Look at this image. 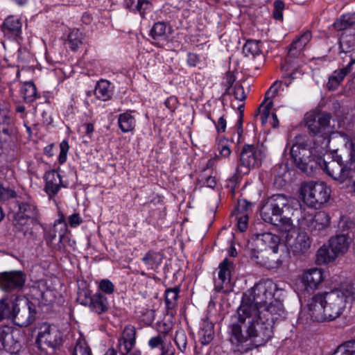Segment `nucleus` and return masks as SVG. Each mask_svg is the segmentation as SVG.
<instances>
[{
  "mask_svg": "<svg viewBox=\"0 0 355 355\" xmlns=\"http://www.w3.org/2000/svg\"><path fill=\"white\" fill-rule=\"evenodd\" d=\"M244 305L237 310L236 320L230 326V342L236 346L250 340L255 347L264 345L273 336L272 320L259 319V313Z\"/></svg>",
  "mask_w": 355,
  "mask_h": 355,
  "instance_id": "obj_1",
  "label": "nucleus"
},
{
  "mask_svg": "<svg viewBox=\"0 0 355 355\" xmlns=\"http://www.w3.org/2000/svg\"><path fill=\"white\" fill-rule=\"evenodd\" d=\"M310 138L299 135L295 137L290 153L296 166L302 172L309 173L317 166L318 157L326 153L328 149H322Z\"/></svg>",
  "mask_w": 355,
  "mask_h": 355,
  "instance_id": "obj_2",
  "label": "nucleus"
},
{
  "mask_svg": "<svg viewBox=\"0 0 355 355\" xmlns=\"http://www.w3.org/2000/svg\"><path fill=\"white\" fill-rule=\"evenodd\" d=\"M281 243L280 237L271 232H264L252 237L248 243L249 254L256 263L261 266H270L274 254L278 252Z\"/></svg>",
  "mask_w": 355,
  "mask_h": 355,
  "instance_id": "obj_3",
  "label": "nucleus"
},
{
  "mask_svg": "<svg viewBox=\"0 0 355 355\" xmlns=\"http://www.w3.org/2000/svg\"><path fill=\"white\" fill-rule=\"evenodd\" d=\"M331 119V115L327 112H309L305 115V125L313 136L311 139L322 149H329L331 135L334 133V126L330 124Z\"/></svg>",
  "mask_w": 355,
  "mask_h": 355,
  "instance_id": "obj_4",
  "label": "nucleus"
},
{
  "mask_svg": "<svg viewBox=\"0 0 355 355\" xmlns=\"http://www.w3.org/2000/svg\"><path fill=\"white\" fill-rule=\"evenodd\" d=\"M291 198L284 194H275L267 199L260 210L261 218L268 223L278 225L284 223L287 228L292 227L289 218H282L285 208L288 207Z\"/></svg>",
  "mask_w": 355,
  "mask_h": 355,
  "instance_id": "obj_5",
  "label": "nucleus"
},
{
  "mask_svg": "<svg viewBox=\"0 0 355 355\" xmlns=\"http://www.w3.org/2000/svg\"><path fill=\"white\" fill-rule=\"evenodd\" d=\"M277 290V285L271 280L260 282L243 297L240 306H249L253 309V313H259V309L268 304L275 298V291Z\"/></svg>",
  "mask_w": 355,
  "mask_h": 355,
  "instance_id": "obj_6",
  "label": "nucleus"
},
{
  "mask_svg": "<svg viewBox=\"0 0 355 355\" xmlns=\"http://www.w3.org/2000/svg\"><path fill=\"white\" fill-rule=\"evenodd\" d=\"M331 189L322 182H309L302 184L301 195L309 207L320 208L330 198Z\"/></svg>",
  "mask_w": 355,
  "mask_h": 355,
  "instance_id": "obj_7",
  "label": "nucleus"
},
{
  "mask_svg": "<svg viewBox=\"0 0 355 355\" xmlns=\"http://www.w3.org/2000/svg\"><path fill=\"white\" fill-rule=\"evenodd\" d=\"M62 335L54 324L43 322L38 327L36 344L38 348L46 354H51L62 344Z\"/></svg>",
  "mask_w": 355,
  "mask_h": 355,
  "instance_id": "obj_8",
  "label": "nucleus"
},
{
  "mask_svg": "<svg viewBox=\"0 0 355 355\" xmlns=\"http://www.w3.org/2000/svg\"><path fill=\"white\" fill-rule=\"evenodd\" d=\"M345 150L347 154L348 160H347L346 156L344 158L340 156L339 160L331 159L329 162L322 157H318L317 166H319L328 175L339 183H344L353 178V171L343 164L344 162L352 164L349 161V152L345 148Z\"/></svg>",
  "mask_w": 355,
  "mask_h": 355,
  "instance_id": "obj_9",
  "label": "nucleus"
},
{
  "mask_svg": "<svg viewBox=\"0 0 355 355\" xmlns=\"http://www.w3.org/2000/svg\"><path fill=\"white\" fill-rule=\"evenodd\" d=\"M10 318L20 327H27L35 320V309L33 304L27 298L16 297L10 305Z\"/></svg>",
  "mask_w": 355,
  "mask_h": 355,
  "instance_id": "obj_10",
  "label": "nucleus"
},
{
  "mask_svg": "<svg viewBox=\"0 0 355 355\" xmlns=\"http://www.w3.org/2000/svg\"><path fill=\"white\" fill-rule=\"evenodd\" d=\"M352 295V291H343L340 289L322 293L329 321L334 320L340 315L345 306L347 299Z\"/></svg>",
  "mask_w": 355,
  "mask_h": 355,
  "instance_id": "obj_11",
  "label": "nucleus"
},
{
  "mask_svg": "<svg viewBox=\"0 0 355 355\" xmlns=\"http://www.w3.org/2000/svg\"><path fill=\"white\" fill-rule=\"evenodd\" d=\"M298 221L300 228L315 235L329 226L330 216L327 212L322 211L304 210Z\"/></svg>",
  "mask_w": 355,
  "mask_h": 355,
  "instance_id": "obj_12",
  "label": "nucleus"
},
{
  "mask_svg": "<svg viewBox=\"0 0 355 355\" xmlns=\"http://www.w3.org/2000/svg\"><path fill=\"white\" fill-rule=\"evenodd\" d=\"M263 153L260 148L253 145H245L240 154L241 166L236 169L238 174L247 173L252 168L261 164Z\"/></svg>",
  "mask_w": 355,
  "mask_h": 355,
  "instance_id": "obj_13",
  "label": "nucleus"
},
{
  "mask_svg": "<svg viewBox=\"0 0 355 355\" xmlns=\"http://www.w3.org/2000/svg\"><path fill=\"white\" fill-rule=\"evenodd\" d=\"M26 275L21 270L0 272V288L5 292L21 290L26 282Z\"/></svg>",
  "mask_w": 355,
  "mask_h": 355,
  "instance_id": "obj_14",
  "label": "nucleus"
},
{
  "mask_svg": "<svg viewBox=\"0 0 355 355\" xmlns=\"http://www.w3.org/2000/svg\"><path fill=\"white\" fill-rule=\"evenodd\" d=\"M19 332L12 327L3 326L0 327V349L10 354H16L21 349L19 340Z\"/></svg>",
  "mask_w": 355,
  "mask_h": 355,
  "instance_id": "obj_15",
  "label": "nucleus"
},
{
  "mask_svg": "<svg viewBox=\"0 0 355 355\" xmlns=\"http://www.w3.org/2000/svg\"><path fill=\"white\" fill-rule=\"evenodd\" d=\"M15 204L18 209L15 214V220L19 223L24 225L26 220L37 218L38 211L34 202L31 198L17 199L15 200Z\"/></svg>",
  "mask_w": 355,
  "mask_h": 355,
  "instance_id": "obj_16",
  "label": "nucleus"
},
{
  "mask_svg": "<svg viewBox=\"0 0 355 355\" xmlns=\"http://www.w3.org/2000/svg\"><path fill=\"white\" fill-rule=\"evenodd\" d=\"M307 308L311 320L319 322L329 320L322 293L314 295L308 303Z\"/></svg>",
  "mask_w": 355,
  "mask_h": 355,
  "instance_id": "obj_17",
  "label": "nucleus"
},
{
  "mask_svg": "<svg viewBox=\"0 0 355 355\" xmlns=\"http://www.w3.org/2000/svg\"><path fill=\"white\" fill-rule=\"evenodd\" d=\"M285 310L282 301L277 298H274L262 309H259V319H264L267 322L272 320V324L274 325L275 321L284 317Z\"/></svg>",
  "mask_w": 355,
  "mask_h": 355,
  "instance_id": "obj_18",
  "label": "nucleus"
},
{
  "mask_svg": "<svg viewBox=\"0 0 355 355\" xmlns=\"http://www.w3.org/2000/svg\"><path fill=\"white\" fill-rule=\"evenodd\" d=\"M281 87V83H275L266 92L265 94V100L260 105L256 112L254 113V117L257 118L260 116V119L263 125L266 124L268 121V119L270 116V112L273 105L272 102L270 101L267 102L268 100L272 99L277 95L278 89Z\"/></svg>",
  "mask_w": 355,
  "mask_h": 355,
  "instance_id": "obj_19",
  "label": "nucleus"
},
{
  "mask_svg": "<svg viewBox=\"0 0 355 355\" xmlns=\"http://www.w3.org/2000/svg\"><path fill=\"white\" fill-rule=\"evenodd\" d=\"M286 243L288 250L297 256L304 254L309 250L311 240L306 232H300L294 239H287Z\"/></svg>",
  "mask_w": 355,
  "mask_h": 355,
  "instance_id": "obj_20",
  "label": "nucleus"
},
{
  "mask_svg": "<svg viewBox=\"0 0 355 355\" xmlns=\"http://www.w3.org/2000/svg\"><path fill=\"white\" fill-rule=\"evenodd\" d=\"M172 338L167 332H162L151 338L148 341V345L152 349L159 347L162 350L161 355H175V347L171 343Z\"/></svg>",
  "mask_w": 355,
  "mask_h": 355,
  "instance_id": "obj_21",
  "label": "nucleus"
},
{
  "mask_svg": "<svg viewBox=\"0 0 355 355\" xmlns=\"http://www.w3.org/2000/svg\"><path fill=\"white\" fill-rule=\"evenodd\" d=\"M81 304L88 306L92 311L98 314L105 313L108 309L107 299L101 293H96L92 296L85 294Z\"/></svg>",
  "mask_w": 355,
  "mask_h": 355,
  "instance_id": "obj_22",
  "label": "nucleus"
},
{
  "mask_svg": "<svg viewBox=\"0 0 355 355\" xmlns=\"http://www.w3.org/2000/svg\"><path fill=\"white\" fill-rule=\"evenodd\" d=\"M44 191L49 198L51 199L55 196L62 186L60 175L55 170L46 173L44 175Z\"/></svg>",
  "mask_w": 355,
  "mask_h": 355,
  "instance_id": "obj_23",
  "label": "nucleus"
},
{
  "mask_svg": "<svg viewBox=\"0 0 355 355\" xmlns=\"http://www.w3.org/2000/svg\"><path fill=\"white\" fill-rule=\"evenodd\" d=\"M232 263L225 259L219 265L218 278L215 281V289L220 291L229 286L230 283V267Z\"/></svg>",
  "mask_w": 355,
  "mask_h": 355,
  "instance_id": "obj_24",
  "label": "nucleus"
},
{
  "mask_svg": "<svg viewBox=\"0 0 355 355\" xmlns=\"http://www.w3.org/2000/svg\"><path fill=\"white\" fill-rule=\"evenodd\" d=\"M349 244V239L345 234L336 235L329 240V247L337 257L348 251Z\"/></svg>",
  "mask_w": 355,
  "mask_h": 355,
  "instance_id": "obj_25",
  "label": "nucleus"
},
{
  "mask_svg": "<svg viewBox=\"0 0 355 355\" xmlns=\"http://www.w3.org/2000/svg\"><path fill=\"white\" fill-rule=\"evenodd\" d=\"M323 271L320 268L308 270L303 275V282L310 288H316L322 282Z\"/></svg>",
  "mask_w": 355,
  "mask_h": 355,
  "instance_id": "obj_26",
  "label": "nucleus"
},
{
  "mask_svg": "<svg viewBox=\"0 0 355 355\" xmlns=\"http://www.w3.org/2000/svg\"><path fill=\"white\" fill-rule=\"evenodd\" d=\"M340 55L345 60L351 53H355V35L344 34L340 39Z\"/></svg>",
  "mask_w": 355,
  "mask_h": 355,
  "instance_id": "obj_27",
  "label": "nucleus"
},
{
  "mask_svg": "<svg viewBox=\"0 0 355 355\" xmlns=\"http://www.w3.org/2000/svg\"><path fill=\"white\" fill-rule=\"evenodd\" d=\"M214 335V331L213 323L209 321L207 318L203 319L202 320L199 331L201 344L203 345L209 344L213 340Z\"/></svg>",
  "mask_w": 355,
  "mask_h": 355,
  "instance_id": "obj_28",
  "label": "nucleus"
},
{
  "mask_svg": "<svg viewBox=\"0 0 355 355\" xmlns=\"http://www.w3.org/2000/svg\"><path fill=\"white\" fill-rule=\"evenodd\" d=\"M311 38L310 32H305L290 46L288 55L291 57H297L300 51L306 46Z\"/></svg>",
  "mask_w": 355,
  "mask_h": 355,
  "instance_id": "obj_29",
  "label": "nucleus"
},
{
  "mask_svg": "<svg viewBox=\"0 0 355 355\" xmlns=\"http://www.w3.org/2000/svg\"><path fill=\"white\" fill-rule=\"evenodd\" d=\"M84 35L79 29H73L68 35L67 44L72 51H76L83 45Z\"/></svg>",
  "mask_w": 355,
  "mask_h": 355,
  "instance_id": "obj_30",
  "label": "nucleus"
},
{
  "mask_svg": "<svg viewBox=\"0 0 355 355\" xmlns=\"http://www.w3.org/2000/svg\"><path fill=\"white\" fill-rule=\"evenodd\" d=\"M21 27V22L18 19L9 17L3 23V31L5 34H10L16 36L20 33Z\"/></svg>",
  "mask_w": 355,
  "mask_h": 355,
  "instance_id": "obj_31",
  "label": "nucleus"
},
{
  "mask_svg": "<svg viewBox=\"0 0 355 355\" xmlns=\"http://www.w3.org/2000/svg\"><path fill=\"white\" fill-rule=\"evenodd\" d=\"M110 86V84L107 80H101L98 82L94 91L96 96L102 101L109 100L112 95Z\"/></svg>",
  "mask_w": 355,
  "mask_h": 355,
  "instance_id": "obj_32",
  "label": "nucleus"
},
{
  "mask_svg": "<svg viewBox=\"0 0 355 355\" xmlns=\"http://www.w3.org/2000/svg\"><path fill=\"white\" fill-rule=\"evenodd\" d=\"M118 122L120 129L124 132L132 131L135 127V118L129 112L120 114Z\"/></svg>",
  "mask_w": 355,
  "mask_h": 355,
  "instance_id": "obj_33",
  "label": "nucleus"
},
{
  "mask_svg": "<svg viewBox=\"0 0 355 355\" xmlns=\"http://www.w3.org/2000/svg\"><path fill=\"white\" fill-rule=\"evenodd\" d=\"M336 257V254L332 252L330 247L322 246L318 249L316 254V260L320 264L331 262Z\"/></svg>",
  "mask_w": 355,
  "mask_h": 355,
  "instance_id": "obj_34",
  "label": "nucleus"
},
{
  "mask_svg": "<svg viewBox=\"0 0 355 355\" xmlns=\"http://www.w3.org/2000/svg\"><path fill=\"white\" fill-rule=\"evenodd\" d=\"M345 76V72L342 69L336 70L329 76L327 87L329 90H335L340 85Z\"/></svg>",
  "mask_w": 355,
  "mask_h": 355,
  "instance_id": "obj_35",
  "label": "nucleus"
},
{
  "mask_svg": "<svg viewBox=\"0 0 355 355\" xmlns=\"http://www.w3.org/2000/svg\"><path fill=\"white\" fill-rule=\"evenodd\" d=\"M180 289L178 287L168 288L165 292V303L168 309L175 307L178 299Z\"/></svg>",
  "mask_w": 355,
  "mask_h": 355,
  "instance_id": "obj_36",
  "label": "nucleus"
},
{
  "mask_svg": "<svg viewBox=\"0 0 355 355\" xmlns=\"http://www.w3.org/2000/svg\"><path fill=\"white\" fill-rule=\"evenodd\" d=\"M141 260L148 268L153 269L155 266H158L161 263L162 258L159 253L150 250L145 254Z\"/></svg>",
  "mask_w": 355,
  "mask_h": 355,
  "instance_id": "obj_37",
  "label": "nucleus"
},
{
  "mask_svg": "<svg viewBox=\"0 0 355 355\" xmlns=\"http://www.w3.org/2000/svg\"><path fill=\"white\" fill-rule=\"evenodd\" d=\"M355 21L354 18L349 15H343L336 19L333 26L338 31H341L348 28H350L354 24Z\"/></svg>",
  "mask_w": 355,
  "mask_h": 355,
  "instance_id": "obj_38",
  "label": "nucleus"
},
{
  "mask_svg": "<svg viewBox=\"0 0 355 355\" xmlns=\"http://www.w3.org/2000/svg\"><path fill=\"white\" fill-rule=\"evenodd\" d=\"M23 98L26 102H32L36 98V87L32 83H27L24 85L21 89Z\"/></svg>",
  "mask_w": 355,
  "mask_h": 355,
  "instance_id": "obj_39",
  "label": "nucleus"
},
{
  "mask_svg": "<svg viewBox=\"0 0 355 355\" xmlns=\"http://www.w3.org/2000/svg\"><path fill=\"white\" fill-rule=\"evenodd\" d=\"M261 48L258 41H248L243 46V52L246 56H255L261 53Z\"/></svg>",
  "mask_w": 355,
  "mask_h": 355,
  "instance_id": "obj_40",
  "label": "nucleus"
},
{
  "mask_svg": "<svg viewBox=\"0 0 355 355\" xmlns=\"http://www.w3.org/2000/svg\"><path fill=\"white\" fill-rule=\"evenodd\" d=\"M59 226H60V230L58 232V236L60 239H62L65 234L67 227V223L65 222L64 216L62 213L59 214V218L55 222L53 230V237L56 236V232H58V228Z\"/></svg>",
  "mask_w": 355,
  "mask_h": 355,
  "instance_id": "obj_41",
  "label": "nucleus"
},
{
  "mask_svg": "<svg viewBox=\"0 0 355 355\" xmlns=\"http://www.w3.org/2000/svg\"><path fill=\"white\" fill-rule=\"evenodd\" d=\"M167 26L164 22H157L150 31V35L153 39L157 40L164 37L166 33Z\"/></svg>",
  "mask_w": 355,
  "mask_h": 355,
  "instance_id": "obj_42",
  "label": "nucleus"
},
{
  "mask_svg": "<svg viewBox=\"0 0 355 355\" xmlns=\"http://www.w3.org/2000/svg\"><path fill=\"white\" fill-rule=\"evenodd\" d=\"M11 314L8 299L7 297L0 299V321L4 318H10Z\"/></svg>",
  "mask_w": 355,
  "mask_h": 355,
  "instance_id": "obj_43",
  "label": "nucleus"
},
{
  "mask_svg": "<svg viewBox=\"0 0 355 355\" xmlns=\"http://www.w3.org/2000/svg\"><path fill=\"white\" fill-rule=\"evenodd\" d=\"M174 342L177 347L181 351L184 352L187 347V339L184 331H178L175 334V338H173Z\"/></svg>",
  "mask_w": 355,
  "mask_h": 355,
  "instance_id": "obj_44",
  "label": "nucleus"
},
{
  "mask_svg": "<svg viewBox=\"0 0 355 355\" xmlns=\"http://www.w3.org/2000/svg\"><path fill=\"white\" fill-rule=\"evenodd\" d=\"M72 355H91V350L84 340H78Z\"/></svg>",
  "mask_w": 355,
  "mask_h": 355,
  "instance_id": "obj_45",
  "label": "nucleus"
},
{
  "mask_svg": "<svg viewBox=\"0 0 355 355\" xmlns=\"http://www.w3.org/2000/svg\"><path fill=\"white\" fill-rule=\"evenodd\" d=\"M343 141L345 142V148L348 150L349 161L351 163L355 162V141H353L346 135L343 134Z\"/></svg>",
  "mask_w": 355,
  "mask_h": 355,
  "instance_id": "obj_46",
  "label": "nucleus"
},
{
  "mask_svg": "<svg viewBox=\"0 0 355 355\" xmlns=\"http://www.w3.org/2000/svg\"><path fill=\"white\" fill-rule=\"evenodd\" d=\"M343 62H349L346 67L342 69L343 71L345 72V76L348 73L355 76V53L347 55Z\"/></svg>",
  "mask_w": 355,
  "mask_h": 355,
  "instance_id": "obj_47",
  "label": "nucleus"
},
{
  "mask_svg": "<svg viewBox=\"0 0 355 355\" xmlns=\"http://www.w3.org/2000/svg\"><path fill=\"white\" fill-rule=\"evenodd\" d=\"M284 9V3L280 0H276L274 2V10H273V16L277 20H282L283 19V14L282 12Z\"/></svg>",
  "mask_w": 355,
  "mask_h": 355,
  "instance_id": "obj_48",
  "label": "nucleus"
},
{
  "mask_svg": "<svg viewBox=\"0 0 355 355\" xmlns=\"http://www.w3.org/2000/svg\"><path fill=\"white\" fill-rule=\"evenodd\" d=\"M338 227L344 232L355 228V223L349 217L343 216L338 223Z\"/></svg>",
  "mask_w": 355,
  "mask_h": 355,
  "instance_id": "obj_49",
  "label": "nucleus"
},
{
  "mask_svg": "<svg viewBox=\"0 0 355 355\" xmlns=\"http://www.w3.org/2000/svg\"><path fill=\"white\" fill-rule=\"evenodd\" d=\"M16 193L15 191L8 187L0 185V200H6L11 198H15Z\"/></svg>",
  "mask_w": 355,
  "mask_h": 355,
  "instance_id": "obj_50",
  "label": "nucleus"
},
{
  "mask_svg": "<svg viewBox=\"0 0 355 355\" xmlns=\"http://www.w3.org/2000/svg\"><path fill=\"white\" fill-rule=\"evenodd\" d=\"M60 152L59 155V162L63 164L67 159V155L69 150V145L67 141H62L60 144Z\"/></svg>",
  "mask_w": 355,
  "mask_h": 355,
  "instance_id": "obj_51",
  "label": "nucleus"
},
{
  "mask_svg": "<svg viewBox=\"0 0 355 355\" xmlns=\"http://www.w3.org/2000/svg\"><path fill=\"white\" fill-rule=\"evenodd\" d=\"M343 348V350L348 355H353L355 353V340H349L338 347Z\"/></svg>",
  "mask_w": 355,
  "mask_h": 355,
  "instance_id": "obj_52",
  "label": "nucleus"
},
{
  "mask_svg": "<svg viewBox=\"0 0 355 355\" xmlns=\"http://www.w3.org/2000/svg\"><path fill=\"white\" fill-rule=\"evenodd\" d=\"M99 288L102 291L107 294L112 293L114 289L113 284L107 279L101 280L99 284Z\"/></svg>",
  "mask_w": 355,
  "mask_h": 355,
  "instance_id": "obj_53",
  "label": "nucleus"
},
{
  "mask_svg": "<svg viewBox=\"0 0 355 355\" xmlns=\"http://www.w3.org/2000/svg\"><path fill=\"white\" fill-rule=\"evenodd\" d=\"M234 96L236 100L244 101L246 98V94L244 88L241 85H236L234 88Z\"/></svg>",
  "mask_w": 355,
  "mask_h": 355,
  "instance_id": "obj_54",
  "label": "nucleus"
},
{
  "mask_svg": "<svg viewBox=\"0 0 355 355\" xmlns=\"http://www.w3.org/2000/svg\"><path fill=\"white\" fill-rule=\"evenodd\" d=\"M238 220V228L241 232H244L248 227V214H243L241 216L237 217Z\"/></svg>",
  "mask_w": 355,
  "mask_h": 355,
  "instance_id": "obj_55",
  "label": "nucleus"
},
{
  "mask_svg": "<svg viewBox=\"0 0 355 355\" xmlns=\"http://www.w3.org/2000/svg\"><path fill=\"white\" fill-rule=\"evenodd\" d=\"M150 8V3L147 0H139L138 9L136 10V12H138L141 16H144L146 10Z\"/></svg>",
  "mask_w": 355,
  "mask_h": 355,
  "instance_id": "obj_56",
  "label": "nucleus"
},
{
  "mask_svg": "<svg viewBox=\"0 0 355 355\" xmlns=\"http://www.w3.org/2000/svg\"><path fill=\"white\" fill-rule=\"evenodd\" d=\"M252 206V203L248 202L246 200H239L237 205V211L239 213H243L245 211H248Z\"/></svg>",
  "mask_w": 355,
  "mask_h": 355,
  "instance_id": "obj_57",
  "label": "nucleus"
},
{
  "mask_svg": "<svg viewBox=\"0 0 355 355\" xmlns=\"http://www.w3.org/2000/svg\"><path fill=\"white\" fill-rule=\"evenodd\" d=\"M82 223V219L80 217L79 214H73L71 215L69 218V223L71 227H75L79 225Z\"/></svg>",
  "mask_w": 355,
  "mask_h": 355,
  "instance_id": "obj_58",
  "label": "nucleus"
},
{
  "mask_svg": "<svg viewBox=\"0 0 355 355\" xmlns=\"http://www.w3.org/2000/svg\"><path fill=\"white\" fill-rule=\"evenodd\" d=\"M225 85L227 86L226 92L230 89L233 83H234L236 78L232 72L228 71L226 73L225 76Z\"/></svg>",
  "mask_w": 355,
  "mask_h": 355,
  "instance_id": "obj_59",
  "label": "nucleus"
},
{
  "mask_svg": "<svg viewBox=\"0 0 355 355\" xmlns=\"http://www.w3.org/2000/svg\"><path fill=\"white\" fill-rule=\"evenodd\" d=\"M139 0H125V5L127 8L131 11L136 12L138 9Z\"/></svg>",
  "mask_w": 355,
  "mask_h": 355,
  "instance_id": "obj_60",
  "label": "nucleus"
},
{
  "mask_svg": "<svg viewBox=\"0 0 355 355\" xmlns=\"http://www.w3.org/2000/svg\"><path fill=\"white\" fill-rule=\"evenodd\" d=\"M199 62V58L196 54L189 53L187 63L191 67H196Z\"/></svg>",
  "mask_w": 355,
  "mask_h": 355,
  "instance_id": "obj_61",
  "label": "nucleus"
},
{
  "mask_svg": "<svg viewBox=\"0 0 355 355\" xmlns=\"http://www.w3.org/2000/svg\"><path fill=\"white\" fill-rule=\"evenodd\" d=\"M226 128V120L223 117H220L218 119V124L216 125V129L218 132H225Z\"/></svg>",
  "mask_w": 355,
  "mask_h": 355,
  "instance_id": "obj_62",
  "label": "nucleus"
},
{
  "mask_svg": "<svg viewBox=\"0 0 355 355\" xmlns=\"http://www.w3.org/2000/svg\"><path fill=\"white\" fill-rule=\"evenodd\" d=\"M220 153L222 156L227 157L231 153L230 148L226 145H222L220 149Z\"/></svg>",
  "mask_w": 355,
  "mask_h": 355,
  "instance_id": "obj_63",
  "label": "nucleus"
},
{
  "mask_svg": "<svg viewBox=\"0 0 355 355\" xmlns=\"http://www.w3.org/2000/svg\"><path fill=\"white\" fill-rule=\"evenodd\" d=\"M207 187L214 189L216 186V180L214 177L209 176L205 182Z\"/></svg>",
  "mask_w": 355,
  "mask_h": 355,
  "instance_id": "obj_64",
  "label": "nucleus"
}]
</instances>
